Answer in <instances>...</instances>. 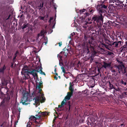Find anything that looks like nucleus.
<instances>
[{
	"mask_svg": "<svg viewBox=\"0 0 127 127\" xmlns=\"http://www.w3.org/2000/svg\"><path fill=\"white\" fill-rule=\"evenodd\" d=\"M36 90V91L37 92V93L36 96L34 99H35V106L36 107L40 104V102L42 103L44 102L45 100V98L43 94L41 92L42 90L40 89L39 86H37Z\"/></svg>",
	"mask_w": 127,
	"mask_h": 127,
	"instance_id": "f257e3e1",
	"label": "nucleus"
},
{
	"mask_svg": "<svg viewBox=\"0 0 127 127\" xmlns=\"http://www.w3.org/2000/svg\"><path fill=\"white\" fill-rule=\"evenodd\" d=\"M21 74L22 75H24L25 79L29 78L30 76L29 75V74L32 75L34 79L37 77L35 70H31L29 72L28 71V67L27 66H25L23 68L21 71Z\"/></svg>",
	"mask_w": 127,
	"mask_h": 127,
	"instance_id": "f03ea898",
	"label": "nucleus"
},
{
	"mask_svg": "<svg viewBox=\"0 0 127 127\" xmlns=\"http://www.w3.org/2000/svg\"><path fill=\"white\" fill-rule=\"evenodd\" d=\"M29 97V94L28 93H25L23 94V97L21 99V102L23 104L26 105L28 104L27 101H28Z\"/></svg>",
	"mask_w": 127,
	"mask_h": 127,
	"instance_id": "7ed1b4c3",
	"label": "nucleus"
},
{
	"mask_svg": "<svg viewBox=\"0 0 127 127\" xmlns=\"http://www.w3.org/2000/svg\"><path fill=\"white\" fill-rule=\"evenodd\" d=\"M92 19L94 21H96L97 23H100L101 24H102L103 21V17L101 14L93 17Z\"/></svg>",
	"mask_w": 127,
	"mask_h": 127,
	"instance_id": "20e7f679",
	"label": "nucleus"
},
{
	"mask_svg": "<svg viewBox=\"0 0 127 127\" xmlns=\"http://www.w3.org/2000/svg\"><path fill=\"white\" fill-rule=\"evenodd\" d=\"M73 85L72 84L70 83V86L69 87V89L71 91V92H68L67 93V95L65 97L64 100L65 101H67L70 99V98L73 92V89L72 88Z\"/></svg>",
	"mask_w": 127,
	"mask_h": 127,
	"instance_id": "39448f33",
	"label": "nucleus"
},
{
	"mask_svg": "<svg viewBox=\"0 0 127 127\" xmlns=\"http://www.w3.org/2000/svg\"><path fill=\"white\" fill-rule=\"evenodd\" d=\"M117 68L119 70V73H120L121 72L125 74L126 73V68L124 65L122 64L119 65L117 67Z\"/></svg>",
	"mask_w": 127,
	"mask_h": 127,
	"instance_id": "423d86ee",
	"label": "nucleus"
},
{
	"mask_svg": "<svg viewBox=\"0 0 127 127\" xmlns=\"http://www.w3.org/2000/svg\"><path fill=\"white\" fill-rule=\"evenodd\" d=\"M42 68L41 67V64H40L38 66H37L36 68L35 69H33L32 70H35L36 73V74H37L36 73V72H39V73H40L41 74H43L44 75H45V73L44 72H43L42 71ZM37 78V77L35 78V79L36 78Z\"/></svg>",
	"mask_w": 127,
	"mask_h": 127,
	"instance_id": "0eeeda50",
	"label": "nucleus"
},
{
	"mask_svg": "<svg viewBox=\"0 0 127 127\" xmlns=\"http://www.w3.org/2000/svg\"><path fill=\"white\" fill-rule=\"evenodd\" d=\"M22 29L24 30L26 29L28 31L27 32H29V31L32 30V26L28 23L24 24L21 27Z\"/></svg>",
	"mask_w": 127,
	"mask_h": 127,
	"instance_id": "6e6552de",
	"label": "nucleus"
},
{
	"mask_svg": "<svg viewBox=\"0 0 127 127\" xmlns=\"http://www.w3.org/2000/svg\"><path fill=\"white\" fill-rule=\"evenodd\" d=\"M125 44L120 48V52H127V42H125Z\"/></svg>",
	"mask_w": 127,
	"mask_h": 127,
	"instance_id": "1a4fd4ad",
	"label": "nucleus"
},
{
	"mask_svg": "<svg viewBox=\"0 0 127 127\" xmlns=\"http://www.w3.org/2000/svg\"><path fill=\"white\" fill-rule=\"evenodd\" d=\"M107 8V6L106 5H104L103 6H102L101 7L100 6L98 7L97 9L99 12L102 13L104 12V11L103 10L102 8H104L105 9H106Z\"/></svg>",
	"mask_w": 127,
	"mask_h": 127,
	"instance_id": "9d476101",
	"label": "nucleus"
},
{
	"mask_svg": "<svg viewBox=\"0 0 127 127\" xmlns=\"http://www.w3.org/2000/svg\"><path fill=\"white\" fill-rule=\"evenodd\" d=\"M110 64L106 63L105 62L104 63V64L102 65V67L105 68L107 69L109 68L110 66Z\"/></svg>",
	"mask_w": 127,
	"mask_h": 127,
	"instance_id": "9b49d317",
	"label": "nucleus"
},
{
	"mask_svg": "<svg viewBox=\"0 0 127 127\" xmlns=\"http://www.w3.org/2000/svg\"><path fill=\"white\" fill-rule=\"evenodd\" d=\"M53 19V17H51L50 18L49 21V22L50 24H52V23L53 24H55V20H54Z\"/></svg>",
	"mask_w": 127,
	"mask_h": 127,
	"instance_id": "f8f14e48",
	"label": "nucleus"
},
{
	"mask_svg": "<svg viewBox=\"0 0 127 127\" xmlns=\"http://www.w3.org/2000/svg\"><path fill=\"white\" fill-rule=\"evenodd\" d=\"M45 32L43 31H41L40 33L37 36V37L38 38L40 36H42L44 35L45 34Z\"/></svg>",
	"mask_w": 127,
	"mask_h": 127,
	"instance_id": "ddd939ff",
	"label": "nucleus"
},
{
	"mask_svg": "<svg viewBox=\"0 0 127 127\" xmlns=\"http://www.w3.org/2000/svg\"><path fill=\"white\" fill-rule=\"evenodd\" d=\"M109 3H114V2H118L119 0H108Z\"/></svg>",
	"mask_w": 127,
	"mask_h": 127,
	"instance_id": "4468645a",
	"label": "nucleus"
},
{
	"mask_svg": "<svg viewBox=\"0 0 127 127\" xmlns=\"http://www.w3.org/2000/svg\"><path fill=\"white\" fill-rule=\"evenodd\" d=\"M30 120H36V117L34 116H31L30 118Z\"/></svg>",
	"mask_w": 127,
	"mask_h": 127,
	"instance_id": "2eb2a0df",
	"label": "nucleus"
},
{
	"mask_svg": "<svg viewBox=\"0 0 127 127\" xmlns=\"http://www.w3.org/2000/svg\"><path fill=\"white\" fill-rule=\"evenodd\" d=\"M5 69L6 67L4 66L3 68L0 69V73H3L4 70Z\"/></svg>",
	"mask_w": 127,
	"mask_h": 127,
	"instance_id": "dca6fc26",
	"label": "nucleus"
},
{
	"mask_svg": "<svg viewBox=\"0 0 127 127\" xmlns=\"http://www.w3.org/2000/svg\"><path fill=\"white\" fill-rule=\"evenodd\" d=\"M44 43H45V44L46 45L48 41V39L47 38V37H45L44 38Z\"/></svg>",
	"mask_w": 127,
	"mask_h": 127,
	"instance_id": "f3484780",
	"label": "nucleus"
},
{
	"mask_svg": "<svg viewBox=\"0 0 127 127\" xmlns=\"http://www.w3.org/2000/svg\"><path fill=\"white\" fill-rule=\"evenodd\" d=\"M32 124V122L30 121L28 123L27 125V127H31L30 126Z\"/></svg>",
	"mask_w": 127,
	"mask_h": 127,
	"instance_id": "a211bd4d",
	"label": "nucleus"
},
{
	"mask_svg": "<svg viewBox=\"0 0 127 127\" xmlns=\"http://www.w3.org/2000/svg\"><path fill=\"white\" fill-rule=\"evenodd\" d=\"M61 68L63 72L64 73V76H65V75L64 73H65V74L66 73L67 74V73H66L65 72V69H64V67H61Z\"/></svg>",
	"mask_w": 127,
	"mask_h": 127,
	"instance_id": "6ab92c4d",
	"label": "nucleus"
},
{
	"mask_svg": "<svg viewBox=\"0 0 127 127\" xmlns=\"http://www.w3.org/2000/svg\"><path fill=\"white\" fill-rule=\"evenodd\" d=\"M61 68L63 72L64 73V76H65V75L64 73H65V74L66 73L67 74V73H66L65 72V69H64V67H61Z\"/></svg>",
	"mask_w": 127,
	"mask_h": 127,
	"instance_id": "aec40b11",
	"label": "nucleus"
},
{
	"mask_svg": "<svg viewBox=\"0 0 127 127\" xmlns=\"http://www.w3.org/2000/svg\"><path fill=\"white\" fill-rule=\"evenodd\" d=\"M65 104V103L64 102V101H63L61 103V105L60 106V105H59L58 107L59 108H60V107H62Z\"/></svg>",
	"mask_w": 127,
	"mask_h": 127,
	"instance_id": "412c9836",
	"label": "nucleus"
},
{
	"mask_svg": "<svg viewBox=\"0 0 127 127\" xmlns=\"http://www.w3.org/2000/svg\"><path fill=\"white\" fill-rule=\"evenodd\" d=\"M62 52H61L60 54H59V55H58V58H60V59H59V60L60 61L61 60H62V56H61L60 55V54H61V53H62Z\"/></svg>",
	"mask_w": 127,
	"mask_h": 127,
	"instance_id": "4be33fe9",
	"label": "nucleus"
},
{
	"mask_svg": "<svg viewBox=\"0 0 127 127\" xmlns=\"http://www.w3.org/2000/svg\"><path fill=\"white\" fill-rule=\"evenodd\" d=\"M113 44L114 45L115 47H117L118 45V43L116 42H114L113 43Z\"/></svg>",
	"mask_w": 127,
	"mask_h": 127,
	"instance_id": "5701e85b",
	"label": "nucleus"
},
{
	"mask_svg": "<svg viewBox=\"0 0 127 127\" xmlns=\"http://www.w3.org/2000/svg\"><path fill=\"white\" fill-rule=\"evenodd\" d=\"M36 119H39L40 118V117H41L40 115H36Z\"/></svg>",
	"mask_w": 127,
	"mask_h": 127,
	"instance_id": "b1692460",
	"label": "nucleus"
},
{
	"mask_svg": "<svg viewBox=\"0 0 127 127\" xmlns=\"http://www.w3.org/2000/svg\"><path fill=\"white\" fill-rule=\"evenodd\" d=\"M75 33L74 32H73L72 33H71L70 35V36L69 37V38L71 39V36H72L73 35H74Z\"/></svg>",
	"mask_w": 127,
	"mask_h": 127,
	"instance_id": "393cba45",
	"label": "nucleus"
},
{
	"mask_svg": "<svg viewBox=\"0 0 127 127\" xmlns=\"http://www.w3.org/2000/svg\"><path fill=\"white\" fill-rule=\"evenodd\" d=\"M126 3L125 4V5H124L125 7H126V11L127 12V0H126Z\"/></svg>",
	"mask_w": 127,
	"mask_h": 127,
	"instance_id": "a878e982",
	"label": "nucleus"
},
{
	"mask_svg": "<svg viewBox=\"0 0 127 127\" xmlns=\"http://www.w3.org/2000/svg\"><path fill=\"white\" fill-rule=\"evenodd\" d=\"M38 18L40 19L43 20L44 18V17L40 16L38 17Z\"/></svg>",
	"mask_w": 127,
	"mask_h": 127,
	"instance_id": "bb28decb",
	"label": "nucleus"
},
{
	"mask_svg": "<svg viewBox=\"0 0 127 127\" xmlns=\"http://www.w3.org/2000/svg\"><path fill=\"white\" fill-rule=\"evenodd\" d=\"M121 83L122 84H124L125 85H126V83L124 81L122 80L121 81Z\"/></svg>",
	"mask_w": 127,
	"mask_h": 127,
	"instance_id": "cd10ccee",
	"label": "nucleus"
},
{
	"mask_svg": "<svg viewBox=\"0 0 127 127\" xmlns=\"http://www.w3.org/2000/svg\"><path fill=\"white\" fill-rule=\"evenodd\" d=\"M47 113L45 112H43L41 113V114L43 115H47Z\"/></svg>",
	"mask_w": 127,
	"mask_h": 127,
	"instance_id": "c85d7f7f",
	"label": "nucleus"
},
{
	"mask_svg": "<svg viewBox=\"0 0 127 127\" xmlns=\"http://www.w3.org/2000/svg\"><path fill=\"white\" fill-rule=\"evenodd\" d=\"M85 9H83V10H80V11L81 12H84L85 11Z\"/></svg>",
	"mask_w": 127,
	"mask_h": 127,
	"instance_id": "c756f323",
	"label": "nucleus"
},
{
	"mask_svg": "<svg viewBox=\"0 0 127 127\" xmlns=\"http://www.w3.org/2000/svg\"><path fill=\"white\" fill-rule=\"evenodd\" d=\"M59 46H61L62 45V42H59Z\"/></svg>",
	"mask_w": 127,
	"mask_h": 127,
	"instance_id": "7c9ffc66",
	"label": "nucleus"
},
{
	"mask_svg": "<svg viewBox=\"0 0 127 127\" xmlns=\"http://www.w3.org/2000/svg\"><path fill=\"white\" fill-rule=\"evenodd\" d=\"M109 84L110 87H111V86H112V85L109 82Z\"/></svg>",
	"mask_w": 127,
	"mask_h": 127,
	"instance_id": "2f4dec72",
	"label": "nucleus"
},
{
	"mask_svg": "<svg viewBox=\"0 0 127 127\" xmlns=\"http://www.w3.org/2000/svg\"><path fill=\"white\" fill-rule=\"evenodd\" d=\"M43 3H42V4L41 5V4L40 5V7H43Z\"/></svg>",
	"mask_w": 127,
	"mask_h": 127,
	"instance_id": "473e14b6",
	"label": "nucleus"
},
{
	"mask_svg": "<svg viewBox=\"0 0 127 127\" xmlns=\"http://www.w3.org/2000/svg\"><path fill=\"white\" fill-rule=\"evenodd\" d=\"M59 64L60 66H61L63 65V64L62 63L60 62L59 63Z\"/></svg>",
	"mask_w": 127,
	"mask_h": 127,
	"instance_id": "72a5a7b5",
	"label": "nucleus"
},
{
	"mask_svg": "<svg viewBox=\"0 0 127 127\" xmlns=\"http://www.w3.org/2000/svg\"><path fill=\"white\" fill-rule=\"evenodd\" d=\"M54 78L56 80L58 78L56 76H55L54 77Z\"/></svg>",
	"mask_w": 127,
	"mask_h": 127,
	"instance_id": "f704fd0d",
	"label": "nucleus"
},
{
	"mask_svg": "<svg viewBox=\"0 0 127 127\" xmlns=\"http://www.w3.org/2000/svg\"><path fill=\"white\" fill-rule=\"evenodd\" d=\"M111 71L113 72H115V70H112Z\"/></svg>",
	"mask_w": 127,
	"mask_h": 127,
	"instance_id": "c9c22d12",
	"label": "nucleus"
},
{
	"mask_svg": "<svg viewBox=\"0 0 127 127\" xmlns=\"http://www.w3.org/2000/svg\"><path fill=\"white\" fill-rule=\"evenodd\" d=\"M10 98V97H8L7 98V100H8Z\"/></svg>",
	"mask_w": 127,
	"mask_h": 127,
	"instance_id": "e433bc0d",
	"label": "nucleus"
},
{
	"mask_svg": "<svg viewBox=\"0 0 127 127\" xmlns=\"http://www.w3.org/2000/svg\"><path fill=\"white\" fill-rule=\"evenodd\" d=\"M118 43H119L120 44H121V41H118V42H117Z\"/></svg>",
	"mask_w": 127,
	"mask_h": 127,
	"instance_id": "4c0bfd02",
	"label": "nucleus"
},
{
	"mask_svg": "<svg viewBox=\"0 0 127 127\" xmlns=\"http://www.w3.org/2000/svg\"><path fill=\"white\" fill-rule=\"evenodd\" d=\"M56 117H55L54 119L53 120V122H54L55 121V120L56 119Z\"/></svg>",
	"mask_w": 127,
	"mask_h": 127,
	"instance_id": "58836bf2",
	"label": "nucleus"
},
{
	"mask_svg": "<svg viewBox=\"0 0 127 127\" xmlns=\"http://www.w3.org/2000/svg\"><path fill=\"white\" fill-rule=\"evenodd\" d=\"M117 61L119 63H121V64L122 63V62H119V61L118 60H117Z\"/></svg>",
	"mask_w": 127,
	"mask_h": 127,
	"instance_id": "ea45409f",
	"label": "nucleus"
},
{
	"mask_svg": "<svg viewBox=\"0 0 127 127\" xmlns=\"http://www.w3.org/2000/svg\"><path fill=\"white\" fill-rule=\"evenodd\" d=\"M4 101H3V100L1 102V104H2V103H3L4 102Z\"/></svg>",
	"mask_w": 127,
	"mask_h": 127,
	"instance_id": "a19ab883",
	"label": "nucleus"
},
{
	"mask_svg": "<svg viewBox=\"0 0 127 127\" xmlns=\"http://www.w3.org/2000/svg\"><path fill=\"white\" fill-rule=\"evenodd\" d=\"M41 84H42V83H39V85L40 86H41Z\"/></svg>",
	"mask_w": 127,
	"mask_h": 127,
	"instance_id": "79ce46f5",
	"label": "nucleus"
},
{
	"mask_svg": "<svg viewBox=\"0 0 127 127\" xmlns=\"http://www.w3.org/2000/svg\"><path fill=\"white\" fill-rule=\"evenodd\" d=\"M16 58V56H15V57L14 58H13V59H14V60H15V59Z\"/></svg>",
	"mask_w": 127,
	"mask_h": 127,
	"instance_id": "37998d69",
	"label": "nucleus"
},
{
	"mask_svg": "<svg viewBox=\"0 0 127 127\" xmlns=\"http://www.w3.org/2000/svg\"><path fill=\"white\" fill-rule=\"evenodd\" d=\"M90 19H90V18H89L88 19V21H90Z\"/></svg>",
	"mask_w": 127,
	"mask_h": 127,
	"instance_id": "c03bdc74",
	"label": "nucleus"
},
{
	"mask_svg": "<svg viewBox=\"0 0 127 127\" xmlns=\"http://www.w3.org/2000/svg\"><path fill=\"white\" fill-rule=\"evenodd\" d=\"M86 15H88L89 14V13H86Z\"/></svg>",
	"mask_w": 127,
	"mask_h": 127,
	"instance_id": "a18cd8bd",
	"label": "nucleus"
},
{
	"mask_svg": "<svg viewBox=\"0 0 127 127\" xmlns=\"http://www.w3.org/2000/svg\"><path fill=\"white\" fill-rule=\"evenodd\" d=\"M93 11V10H91V11H90V12H92V11Z\"/></svg>",
	"mask_w": 127,
	"mask_h": 127,
	"instance_id": "49530a36",
	"label": "nucleus"
},
{
	"mask_svg": "<svg viewBox=\"0 0 127 127\" xmlns=\"http://www.w3.org/2000/svg\"><path fill=\"white\" fill-rule=\"evenodd\" d=\"M18 53V52L17 51L15 55L17 53Z\"/></svg>",
	"mask_w": 127,
	"mask_h": 127,
	"instance_id": "de8ad7c7",
	"label": "nucleus"
},
{
	"mask_svg": "<svg viewBox=\"0 0 127 127\" xmlns=\"http://www.w3.org/2000/svg\"><path fill=\"white\" fill-rule=\"evenodd\" d=\"M65 56L66 57L67 56V55H66L65 54H64Z\"/></svg>",
	"mask_w": 127,
	"mask_h": 127,
	"instance_id": "09e8293b",
	"label": "nucleus"
},
{
	"mask_svg": "<svg viewBox=\"0 0 127 127\" xmlns=\"http://www.w3.org/2000/svg\"><path fill=\"white\" fill-rule=\"evenodd\" d=\"M20 111H19V115L20 114Z\"/></svg>",
	"mask_w": 127,
	"mask_h": 127,
	"instance_id": "8fccbe9b",
	"label": "nucleus"
},
{
	"mask_svg": "<svg viewBox=\"0 0 127 127\" xmlns=\"http://www.w3.org/2000/svg\"><path fill=\"white\" fill-rule=\"evenodd\" d=\"M91 23H92V22H90V23H89V24H91Z\"/></svg>",
	"mask_w": 127,
	"mask_h": 127,
	"instance_id": "3c124183",
	"label": "nucleus"
},
{
	"mask_svg": "<svg viewBox=\"0 0 127 127\" xmlns=\"http://www.w3.org/2000/svg\"><path fill=\"white\" fill-rule=\"evenodd\" d=\"M121 126H123V124H121Z\"/></svg>",
	"mask_w": 127,
	"mask_h": 127,
	"instance_id": "603ef678",
	"label": "nucleus"
},
{
	"mask_svg": "<svg viewBox=\"0 0 127 127\" xmlns=\"http://www.w3.org/2000/svg\"><path fill=\"white\" fill-rule=\"evenodd\" d=\"M56 71V69H55V72Z\"/></svg>",
	"mask_w": 127,
	"mask_h": 127,
	"instance_id": "864d4df0",
	"label": "nucleus"
},
{
	"mask_svg": "<svg viewBox=\"0 0 127 127\" xmlns=\"http://www.w3.org/2000/svg\"><path fill=\"white\" fill-rule=\"evenodd\" d=\"M12 66H13V65H12Z\"/></svg>",
	"mask_w": 127,
	"mask_h": 127,
	"instance_id": "5fc2aeb1",
	"label": "nucleus"
},
{
	"mask_svg": "<svg viewBox=\"0 0 127 127\" xmlns=\"http://www.w3.org/2000/svg\"><path fill=\"white\" fill-rule=\"evenodd\" d=\"M55 9H56V7H55Z\"/></svg>",
	"mask_w": 127,
	"mask_h": 127,
	"instance_id": "6e6d98bb",
	"label": "nucleus"
},
{
	"mask_svg": "<svg viewBox=\"0 0 127 127\" xmlns=\"http://www.w3.org/2000/svg\"><path fill=\"white\" fill-rule=\"evenodd\" d=\"M124 1H123V2H124Z\"/></svg>",
	"mask_w": 127,
	"mask_h": 127,
	"instance_id": "4d7b16f0",
	"label": "nucleus"
}]
</instances>
